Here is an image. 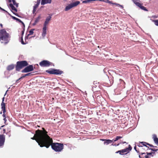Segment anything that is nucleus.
Masks as SVG:
<instances>
[{
	"label": "nucleus",
	"mask_w": 158,
	"mask_h": 158,
	"mask_svg": "<svg viewBox=\"0 0 158 158\" xmlns=\"http://www.w3.org/2000/svg\"><path fill=\"white\" fill-rule=\"evenodd\" d=\"M26 76H25V75H24L23 76H22V77H21L20 78L19 80H20V79H21V78H23L25 77H26Z\"/></svg>",
	"instance_id": "nucleus-34"
},
{
	"label": "nucleus",
	"mask_w": 158,
	"mask_h": 158,
	"mask_svg": "<svg viewBox=\"0 0 158 158\" xmlns=\"http://www.w3.org/2000/svg\"><path fill=\"white\" fill-rule=\"evenodd\" d=\"M132 148L130 145H129V147L125 149H123L119 151L116 152V153H119L120 155L126 154L129 152L131 150Z\"/></svg>",
	"instance_id": "nucleus-5"
},
{
	"label": "nucleus",
	"mask_w": 158,
	"mask_h": 158,
	"mask_svg": "<svg viewBox=\"0 0 158 158\" xmlns=\"http://www.w3.org/2000/svg\"><path fill=\"white\" fill-rule=\"evenodd\" d=\"M40 2V0H37V4H35L33 7V13H34L36 11V8L38 7Z\"/></svg>",
	"instance_id": "nucleus-13"
},
{
	"label": "nucleus",
	"mask_w": 158,
	"mask_h": 158,
	"mask_svg": "<svg viewBox=\"0 0 158 158\" xmlns=\"http://www.w3.org/2000/svg\"><path fill=\"white\" fill-rule=\"evenodd\" d=\"M145 157H146V158H149L148 157V156H145Z\"/></svg>",
	"instance_id": "nucleus-41"
},
{
	"label": "nucleus",
	"mask_w": 158,
	"mask_h": 158,
	"mask_svg": "<svg viewBox=\"0 0 158 158\" xmlns=\"http://www.w3.org/2000/svg\"><path fill=\"white\" fill-rule=\"evenodd\" d=\"M21 43L22 44H25L24 43V42L23 41V38H22H22H21Z\"/></svg>",
	"instance_id": "nucleus-31"
},
{
	"label": "nucleus",
	"mask_w": 158,
	"mask_h": 158,
	"mask_svg": "<svg viewBox=\"0 0 158 158\" xmlns=\"http://www.w3.org/2000/svg\"><path fill=\"white\" fill-rule=\"evenodd\" d=\"M14 68V66L13 65H11L7 67V69L8 70H11L12 69Z\"/></svg>",
	"instance_id": "nucleus-22"
},
{
	"label": "nucleus",
	"mask_w": 158,
	"mask_h": 158,
	"mask_svg": "<svg viewBox=\"0 0 158 158\" xmlns=\"http://www.w3.org/2000/svg\"><path fill=\"white\" fill-rule=\"evenodd\" d=\"M0 41L2 43L6 44L9 42L10 40V35L5 30H0Z\"/></svg>",
	"instance_id": "nucleus-2"
},
{
	"label": "nucleus",
	"mask_w": 158,
	"mask_h": 158,
	"mask_svg": "<svg viewBox=\"0 0 158 158\" xmlns=\"http://www.w3.org/2000/svg\"><path fill=\"white\" fill-rule=\"evenodd\" d=\"M134 3L137 6L139 7L142 9L146 10L145 7L143 6L139 2H138V0H132Z\"/></svg>",
	"instance_id": "nucleus-9"
},
{
	"label": "nucleus",
	"mask_w": 158,
	"mask_h": 158,
	"mask_svg": "<svg viewBox=\"0 0 158 158\" xmlns=\"http://www.w3.org/2000/svg\"><path fill=\"white\" fill-rule=\"evenodd\" d=\"M157 150H158V149H156V150H154V151H156Z\"/></svg>",
	"instance_id": "nucleus-43"
},
{
	"label": "nucleus",
	"mask_w": 158,
	"mask_h": 158,
	"mask_svg": "<svg viewBox=\"0 0 158 158\" xmlns=\"http://www.w3.org/2000/svg\"><path fill=\"white\" fill-rule=\"evenodd\" d=\"M46 72L48 73L52 74H61L62 72L57 70L53 69L52 70H47Z\"/></svg>",
	"instance_id": "nucleus-7"
},
{
	"label": "nucleus",
	"mask_w": 158,
	"mask_h": 158,
	"mask_svg": "<svg viewBox=\"0 0 158 158\" xmlns=\"http://www.w3.org/2000/svg\"><path fill=\"white\" fill-rule=\"evenodd\" d=\"M47 27H44L43 28V32L42 36L43 38H44L46 33Z\"/></svg>",
	"instance_id": "nucleus-14"
},
{
	"label": "nucleus",
	"mask_w": 158,
	"mask_h": 158,
	"mask_svg": "<svg viewBox=\"0 0 158 158\" xmlns=\"http://www.w3.org/2000/svg\"><path fill=\"white\" fill-rule=\"evenodd\" d=\"M35 30V29H31V30H30L29 32V34L27 36H29V35H32L34 32H33V31Z\"/></svg>",
	"instance_id": "nucleus-23"
},
{
	"label": "nucleus",
	"mask_w": 158,
	"mask_h": 158,
	"mask_svg": "<svg viewBox=\"0 0 158 158\" xmlns=\"http://www.w3.org/2000/svg\"><path fill=\"white\" fill-rule=\"evenodd\" d=\"M40 15H39V16H38L35 20V21L36 22V23H37V22L39 21V20L40 19Z\"/></svg>",
	"instance_id": "nucleus-24"
},
{
	"label": "nucleus",
	"mask_w": 158,
	"mask_h": 158,
	"mask_svg": "<svg viewBox=\"0 0 158 158\" xmlns=\"http://www.w3.org/2000/svg\"><path fill=\"white\" fill-rule=\"evenodd\" d=\"M113 140H110V139H106V141L104 143V144H108L109 143H110L112 142Z\"/></svg>",
	"instance_id": "nucleus-20"
},
{
	"label": "nucleus",
	"mask_w": 158,
	"mask_h": 158,
	"mask_svg": "<svg viewBox=\"0 0 158 158\" xmlns=\"http://www.w3.org/2000/svg\"><path fill=\"white\" fill-rule=\"evenodd\" d=\"M9 7L12 9V11L13 12V13H14V12H17V9L11 3L10 4Z\"/></svg>",
	"instance_id": "nucleus-17"
},
{
	"label": "nucleus",
	"mask_w": 158,
	"mask_h": 158,
	"mask_svg": "<svg viewBox=\"0 0 158 158\" xmlns=\"http://www.w3.org/2000/svg\"><path fill=\"white\" fill-rule=\"evenodd\" d=\"M91 2V0H87L83 1L82 2L83 3H88Z\"/></svg>",
	"instance_id": "nucleus-27"
},
{
	"label": "nucleus",
	"mask_w": 158,
	"mask_h": 158,
	"mask_svg": "<svg viewBox=\"0 0 158 158\" xmlns=\"http://www.w3.org/2000/svg\"><path fill=\"white\" fill-rule=\"evenodd\" d=\"M140 143H141V144H139V146L142 147V145H143L144 146H146L145 144H144V143H144L143 142H141Z\"/></svg>",
	"instance_id": "nucleus-29"
},
{
	"label": "nucleus",
	"mask_w": 158,
	"mask_h": 158,
	"mask_svg": "<svg viewBox=\"0 0 158 158\" xmlns=\"http://www.w3.org/2000/svg\"><path fill=\"white\" fill-rule=\"evenodd\" d=\"M0 8L2 9V8H1L0 7Z\"/></svg>",
	"instance_id": "nucleus-47"
},
{
	"label": "nucleus",
	"mask_w": 158,
	"mask_h": 158,
	"mask_svg": "<svg viewBox=\"0 0 158 158\" xmlns=\"http://www.w3.org/2000/svg\"><path fill=\"white\" fill-rule=\"evenodd\" d=\"M119 145V144H118L117 145V146L118 145Z\"/></svg>",
	"instance_id": "nucleus-48"
},
{
	"label": "nucleus",
	"mask_w": 158,
	"mask_h": 158,
	"mask_svg": "<svg viewBox=\"0 0 158 158\" xmlns=\"http://www.w3.org/2000/svg\"><path fill=\"white\" fill-rule=\"evenodd\" d=\"M13 18L14 19H16L17 20H18V21H19V22L21 23L24 26V23L20 20L19 19H18L16 18L15 17H13Z\"/></svg>",
	"instance_id": "nucleus-26"
},
{
	"label": "nucleus",
	"mask_w": 158,
	"mask_h": 158,
	"mask_svg": "<svg viewBox=\"0 0 158 158\" xmlns=\"http://www.w3.org/2000/svg\"><path fill=\"white\" fill-rule=\"evenodd\" d=\"M5 140V136L3 135H0V147L3 145Z\"/></svg>",
	"instance_id": "nucleus-10"
},
{
	"label": "nucleus",
	"mask_w": 158,
	"mask_h": 158,
	"mask_svg": "<svg viewBox=\"0 0 158 158\" xmlns=\"http://www.w3.org/2000/svg\"><path fill=\"white\" fill-rule=\"evenodd\" d=\"M80 3V2L78 1H77L72 3H71V4L73 7H76L77 6L78 4H79Z\"/></svg>",
	"instance_id": "nucleus-19"
},
{
	"label": "nucleus",
	"mask_w": 158,
	"mask_h": 158,
	"mask_svg": "<svg viewBox=\"0 0 158 158\" xmlns=\"http://www.w3.org/2000/svg\"><path fill=\"white\" fill-rule=\"evenodd\" d=\"M51 16H48L47 17L45 22L44 23V27H47V25L48 24L49 21L51 20Z\"/></svg>",
	"instance_id": "nucleus-11"
},
{
	"label": "nucleus",
	"mask_w": 158,
	"mask_h": 158,
	"mask_svg": "<svg viewBox=\"0 0 158 158\" xmlns=\"http://www.w3.org/2000/svg\"><path fill=\"white\" fill-rule=\"evenodd\" d=\"M37 23H36V22L35 21L34 23L33 24V25H35Z\"/></svg>",
	"instance_id": "nucleus-37"
},
{
	"label": "nucleus",
	"mask_w": 158,
	"mask_h": 158,
	"mask_svg": "<svg viewBox=\"0 0 158 158\" xmlns=\"http://www.w3.org/2000/svg\"><path fill=\"white\" fill-rule=\"evenodd\" d=\"M43 131L37 130L31 139L35 140L41 147H45L48 148L52 142V139L47 135V132L43 128Z\"/></svg>",
	"instance_id": "nucleus-1"
},
{
	"label": "nucleus",
	"mask_w": 158,
	"mask_h": 158,
	"mask_svg": "<svg viewBox=\"0 0 158 158\" xmlns=\"http://www.w3.org/2000/svg\"><path fill=\"white\" fill-rule=\"evenodd\" d=\"M7 90L6 91V93L4 95V96H5L6 94V92H7Z\"/></svg>",
	"instance_id": "nucleus-42"
},
{
	"label": "nucleus",
	"mask_w": 158,
	"mask_h": 158,
	"mask_svg": "<svg viewBox=\"0 0 158 158\" xmlns=\"http://www.w3.org/2000/svg\"><path fill=\"white\" fill-rule=\"evenodd\" d=\"M147 145H149V144H148V143H147Z\"/></svg>",
	"instance_id": "nucleus-46"
},
{
	"label": "nucleus",
	"mask_w": 158,
	"mask_h": 158,
	"mask_svg": "<svg viewBox=\"0 0 158 158\" xmlns=\"http://www.w3.org/2000/svg\"><path fill=\"white\" fill-rule=\"evenodd\" d=\"M122 137L121 136H117L116 139H115L114 140V141H116L117 140H118V139H120V138H121Z\"/></svg>",
	"instance_id": "nucleus-28"
},
{
	"label": "nucleus",
	"mask_w": 158,
	"mask_h": 158,
	"mask_svg": "<svg viewBox=\"0 0 158 158\" xmlns=\"http://www.w3.org/2000/svg\"><path fill=\"white\" fill-rule=\"evenodd\" d=\"M51 0H42L41 4L44 5L47 3H51Z\"/></svg>",
	"instance_id": "nucleus-15"
},
{
	"label": "nucleus",
	"mask_w": 158,
	"mask_h": 158,
	"mask_svg": "<svg viewBox=\"0 0 158 158\" xmlns=\"http://www.w3.org/2000/svg\"><path fill=\"white\" fill-rule=\"evenodd\" d=\"M9 2H12L13 5L16 6V7L18 6V4H17L15 0H8Z\"/></svg>",
	"instance_id": "nucleus-21"
},
{
	"label": "nucleus",
	"mask_w": 158,
	"mask_h": 158,
	"mask_svg": "<svg viewBox=\"0 0 158 158\" xmlns=\"http://www.w3.org/2000/svg\"><path fill=\"white\" fill-rule=\"evenodd\" d=\"M3 113V117L4 118L3 119L5 121V122L6 121V117L5 116V113Z\"/></svg>",
	"instance_id": "nucleus-30"
},
{
	"label": "nucleus",
	"mask_w": 158,
	"mask_h": 158,
	"mask_svg": "<svg viewBox=\"0 0 158 158\" xmlns=\"http://www.w3.org/2000/svg\"><path fill=\"white\" fill-rule=\"evenodd\" d=\"M104 2H107L109 3H110V2L108 0H105Z\"/></svg>",
	"instance_id": "nucleus-32"
},
{
	"label": "nucleus",
	"mask_w": 158,
	"mask_h": 158,
	"mask_svg": "<svg viewBox=\"0 0 158 158\" xmlns=\"http://www.w3.org/2000/svg\"><path fill=\"white\" fill-rule=\"evenodd\" d=\"M116 4V5H117L119 6H121V7H123L122 6H121V5H119V4H115H115Z\"/></svg>",
	"instance_id": "nucleus-38"
},
{
	"label": "nucleus",
	"mask_w": 158,
	"mask_h": 158,
	"mask_svg": "<svg viewBox=\"0 0 158 158\" xmlns=\"http://www.w3.org/2000/svg\"><path fill=\"white\" fill-rule=\"evenodd\" d=\"M26 76H25V75H24L23 76H22V77H21L20 78L19 80H20V79H21V78H23L25 77H26Z\"/></svg>",
	"instance_id": "nucleus-33"
},
{
	"label": "nucleus",
	"mask_w": 158,
	"mask_h": 158,
	"mask_svg": "<svg viewBox=\"0 0 158 158\" xmlns=\"http://www.w3.org/2000/svg\"><path fill=\"white\" fill-rule=\"evenodd\" d=\"M73 8V7L71 4L70 3L69 4H68L65 7V11H67L69 10H70L71 9Z\"/></svg>",
	"instance_id": "nucleus-16"
},
{
	"label": "nucleus",
	"mask_w": 158,
	"mask_h": 158,
	"mask_svg": "<svg viewBox=\"0 0 158 158\" xmlns=\"http://www.w3.org/2000/svg\"><path fill=\"white\" fill-rule=\"evenodd\" d=\"M33 70V66L30 65L25 68L22 71V73H27L32 71Z\"/></svg>",
	"instance_id": "nucleus-6"
},
{
	"label": "nucleus",
	"mask_w": 158,
	"mask_h": 158,
	"mask_svg": "<svg viewBox=\"0 0 158 158\" xmlns=\"http://www.w3.org/2000/svg\"><path fill=\"white\" fill-rule=\"evenodd\" d=\"M24 31H22V35H23L24 34Z\"/></svg>",
	"instance_id": "nucleus-35"
},
{
	"label": "nucleus",
	"mask_w": 158,
	"mask_h": 158,
	"mask_svg": "<svg viewBox=\"0 0 158 158\" xmlns=\"http://www.w3.org/2000/svg\"><path fill=\"white\" fill-rule=\"evenodd\" d=\"M149 154L150 155H151V154L150 153H149Z\"/></svg>",
	"instance_id": "nucleus-49"
},
{
	"label": "nucleus",
	"mask_w": 158,
	"mask_h": 158,
	"mask_svg": "<svg viewBox=\"0 0 158 158\" xmlns=\"http://www.w3.org/2000/svg\"><path fill=\"white\" fill-rule=\"evenodd\" d=\"M50 64V62L47 60L43 61L40 63V64L41 66L45 67L48 66Z\"/></svg>",
	"instance_id": "nucleus-8"
},
{
	"label": "nucleus",
	"mask_w": 158,
	"mask_h": 158,
	"mask_svg": "<svg viewBox=\"0 0 158 158\" xmlns=\"http://www.w3.org/2000/svg\"><path fill=\"white\" fill-rule=\"evenodd\" d=\"M4 97L2 98V102L1 103V106L2 108V111L4 113L6 112V110H5V103L4 102Z\"/></svg>",
	"instance_id": "nucleus-12"
},
{
	"label": "nucleus",
	"mask_w": 158,
	"mask_h": 158,
	"mask_svg": "<svg viewBox=\"0 0 158 158\" xmlns=\"http://www.w3.org/2000/svg\"><path fill=\"white\" fill-rule=\"evenodd\" d=\"M153 138L155 143L157 144H158V139L157 138L156 135H153Z\"/></svg>",
	"instance_id": "nucleus-18"
},
{
	"label": "nucleus",
	"mask_w": 158,
	"mask_h": 158,
	"mask_svg": "<svg viewBox=\"0 0 158 158\" xmlns=\"http://www.w3.org/2000/svg\"><path fill=\"white\" fill-rule=\"evenodd\" d=\"M153 22H154L155 24L158 26V20H152Z\"/></svg>",
	"instance_id": "nucleus-25"
},
{
	"label": "nucleus",
	"mask_w": 158,
	"mask_h": 158,
	"mask_svg": "<svg viewBox=\"0 0 158 158\" xmlns=\"http://www.w3.org/2000/svg\"><path fill=\"white\" fill-rule=\"evenodd\" d=\"M0 114H2V112H1Z\"/></svg>",
	"instance_id": "nucleus-45"
},
{
	"label": "nucleus",
	"mask_w": 158,
	"mask_h": 158,
	"mask_svg": "<svg viewBox=\"0 0 158 158\" xmlns=\"http://www.w3.org/2000/svg\"><path fill=\"white\" fill-rule=\"evenodd\" d=\"M105 139H101L100 140L104 141H106Z\"/></svg>",
	"instance_id": "nucleus-39"
},
{
	"label": "nucleus",
	"mask_w": 158,
	"mask_h": 158,
	"mask_svg": "<svg viewBox=\"0 0 158 158\" xmlns=\"http://www.w3.org/2000/svg\"><path fill=\"white\" fill-rule=\"evenodd\" d=\"M0 25L1 26V27H2V25L1 24H0Z\"/></svg>",
	"instance_id": "nucleus-44"
},
{
	"label": "nucleus",
	"mask_w": 158,
	"mask_h": 158,
	"mask_svg": "<svg viewBox=\"0 0 158 158\" xmlns=\"http://www.w3.org/2000/svg\"><path fill=\"white\" fill-rule=\"evenodd\" d=\"M51 145L52 148L56 152L61 151L63 150L64 148L63 144L58 143H52V142L50 146Z\"/></svg>",
	"instance_id": "nucleus-3"
},
{
	"label": "nucleus",
	"mask_w": 158,
	"mask_h": 158,
	"mask_svg": "<svg viewBox=\"0 0 158 158\" xmlns=\"http://www.w3.org/2000/svg\"><path fill=\"white\" fill-rule=\"evenodd\" d=\"M134 149L135 150V151H137V150H136V146H135V147H134Z\"/></svg>",
	"instance_id": "nucleus-40"
},
{
	"label": "nucleus",
	"mask_w": 158,
	"mask_h": 158,
	"mask_svg": "<svg viewBox=\"0 0 158 158\" xmlns=\"http://www.w3.org/2000/svg\"><path fill=\"white\" fill-rule=\"evenodd\" d=\"M27 65V63L25 61H18L17 63L16 70L17 71H19L20 69Z\"/></svg>",
	"instance_id": "nucleus-4"
},
{
	"label": "nucleus",
	"mask_w": 158,
	"mask_h": 158,
	"mask_svg": "<svg viewBox=\"0 0 158 158\" xmlns=\"http://www.w3.org/2000/svg\"><path fill=\"white\" fill-rule=\"evenodd\" d=\"M30 73H27V74H26L25 75V76H28L30 74Z\"/></svg>",
	"instance_id": "nucleus-36"
}]
</instances>
